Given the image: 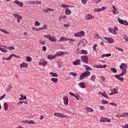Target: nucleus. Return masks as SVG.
<instances>
[{
  "label": "nucleus",
  "instance_id": "f257e3e1",
  "mask_svg": "<svg viewBox=\"0 0 128 128\" xmlns=\"http://www.w3.org/2000/svg\"><path fill=\"white\" fill-rule=\"evenodd\" d=\"M44 38H47V40H50V42H56V37L54 36H52L50 34L47 35H43Z\"/></svg>",
  "mask_w": 128,
  "mask_h": 128
},
{
  "label": "nucleus",
  "instance_id": "f03ea898",
  "mask_svg": "<svg viewBox=\"0 0 128 128\" xmlns=\"http://www.w3.org/2000/svg\"><path fill=\"white\" fill-rule=\"evenodd\" d=\"M90 76V72L86 71L80 76V80H84V78H88Z\"/></svg>",
  "mask_w": 128,
  "mask_h": 128
},
{
  "label": "nucleus",
  "instance_id": "7ed1b4c3",
  "mask_svg": "<svg viewBox=\"0 0 128 128\" xmlns=\"http://www.w3.org/2000/svg\"><path fill=\"white\" fill-rule=\"evenodd\" d=\"M74 36L76 38H80L82 36H84V31H80L74 34Z\"/></svg>",
  "mask_w": 128,
  "mask_h": 128
},
{
  "label": "nucleus",
  "instance_id": "20e7f679",
  "mask_svg": "<svg viewBox=\"0 0 128 128\" xmlns=\"http://www.w3.org/2000/svg\"><path fill=\"white\" fill-rule=\"evenodd\" d=\"M55 116H59L60 118H68V115L63 114L62 113L56 112L54 114Z\"/></svg>",
  "mask_w": 128,
  "mask_h": 128
},
{
  "label": "nucleus",
  "instance_id": "39448f33",
  "mask_svg": "<svg viewBox=\"0 0 128 128\" xmlns=\"http://www.w3.org/2000/svg\"><path fill=\"white\" fill-rule=\"evenodd\" d=\"M80 59L85 64H88V57L86 56H81Z\"/></svg>",
  "mask_w": 128,
  "mask_h": 128
},
{
  "label": "nucleus",
  "instance_id": "423d86ee",
  "mask_svg": "<svg viewBox=\"0 0 128 128\" xmlns=\"http://www.w3.org/2000/svg\"><path fill=\"white\" fill-rule=\"evenodd\" d=\"M100 122H110V119H108L107 118L102 116L100 118Z\"/></svg>",
  "mask_w": 128,
  "mask_h": 128
},
{
  "label": "nucleus",
  "instance_id": "0eeeda50",
  "mask_svg": "<svg viewBox=\"0 0 128 128\" xmlns=\"http://www.w3.org/2000/svg\"><path fill=\"white\" fill-rule=\"evenodd\" d=\"M84 18L86 20H92V18H94V16L92 14H87L84 16Z\"/></svg>",
  "mask_w": 128,
  "mask_h": 128
},
{
  "label": "nucleus",
  "instance_id": "6e6552de",
  "mask_svg": "<svg viewBox=\"0 0 128 128\" xmlns=\"http://www.w3.org/2000/svg\"><path fill=\"white\" fill-rule=\"evenodd\" d=\"M104 40H106V42H108V44H112L114 42L112 38H108V37H104Z\"/></svg>",
  "mask_w": 128,
  "mask_h": 128
},
{
  "label": "nucleus",
  "instance_id": "1a4fd4ad",
  "mask_svg": "<svg viewBox=\"0 0 128 128\" xmlns=\"http://www.w3.org/2000/svg\"><path fill=\"white\" fill-rule=\"evenodd\" d=\"M86 42H87L86 40L83 39L80 40L78 44L79 46H84V44H86Z\"/></svg>",
  "mask_w": 128,
  "mask_h": 128
},
{
  "label": "nucleus",
  "instance_id": "9d476101",
  "mask_svg": "<svg viewBox=\"0 0 128 128\" xmlns=\"http://www.w3.org/2000/svg\"><path fill=\"white\" fill-rule=\"evenodd\" d=\"M54 9L48 8L43 10V12H44L45 14H47V12H54Z\"/></svg>",
  "mask_w": 128,
  "mask_h": 128
},
{
  "label": "nucleus",
  "instance_id": "9b49d317",
  "mask_svg": "<svg viewBox=\"0 0 128 128\" xmlns=\"http://www.w3.org/2000/svg\"><path fill=\"white\" fill-rule=\"evenodd\" d=\"M120 68L121 70H126V68H128V65L124 63H122L120 66Z\"/></svg>",
  "mask_w": 128,
  "mask_h": 128
},
{
  "label": "nucleus",
  "instance_id": "f8f14e48",
  "mask_svg": "<svg viewBox=\"0 0 128 128\" xmlns=\"http://www.w3.org/2000/svg\"><path fill=\"white\" fill-rule=\"evenodd\" d=\"M14 56L16 58H20L18 56H16L14 54H11L6 60H12V58Z\"/></svg>",
  "mask_w": 128,
  "mask_h": 128
},
{
  "label": "nucleus",
  "instance_id": "ddd939ff",
  "mask_svg": "<svg viewBox=\"0 0 128 128\" xmlns=\"http://www.w3.org/2000/svg\"><path fill=\"white\" fill-rule=\"evenodd\" d=\"M14 2L16 4H18L19 6H20V8H22L24 6V3L22 2H20L18 0H16L14 1Z\"/></svg>",
  "mask_w": 128,
  "mask_h": 128
},
{
  "label": "nucleus",
  "instance_id": "4468645a",
  "mask_svg": "<svg viewBox=\"0 0 128 128\" xmlns=\"http://www.w3.org/2000/svg\"><path fill=\"white\" fill-rule=\"evenodd\" d=\"M94 68H106V64L104 66L94 65Z\"/></svg>",
  "mask_w": 128,
  "mask_h": 128
},
{
  "label": "nucleus",
  "instance_id": "2eb2a0df",
  "mask_svg": "<svg viewBox=\"0 0 128 128\" xmlns=\"http://www.w3.org/2000/svg\"><path fill=\"white\" fill-rule=\"evenodd\" d=\"M29 4H42V2L40 1H30L29 2Z\"/></svg>",
  "mask_w": 128,
  "mask_h": 128
},
{
  "label": "nucleus",
  "instance_id": "dca6fc26",
  "mask_svg": "<svg viewBox=\"0 0 128 128\" xmlns=\"http://www.w3.org/2000/svg\"><path fill=\"white\" fill-rule=\"evenodd\" d=\"M48 64V62L46 61L43 60L42 61L40 62H39V65L40 66H46Z\"/></svg>",
  "mask_w": 128,
  "mask_h": 128
},
{
  "label": "nucleus",
  "instance_id": "f3484780",
  "mask_svg": "<svg viewBox=\"0 0 128 128\" xmlns=\"http://www.w3.org/2000/svg\"><path fill=\"white\" fill-rule=\"evenodd\" d=\"M12 15L14 16V18H17V20L18 19H22V17L20 16V15L18 14H13Z\"/></svg>",
  "mask_w": 128,
  "mask_h": 128
},
{
  "label": "nucleus",
  "instance_id": "a211bd4d",
  "mask_svg": "<svg viewBox=\"0 0 128 128\" xmlns=\"http://www.w3.org/2000/svg\"><path fill=\"white\" fill-rule=\"evenodd\" d=\"M28 64L24 62H23L22 63L20 64V68H28Z\"/></svg>",
  "mask_w": 128,
  "mask_h": 128
},
{
  "label": "nucleus",
  "instance_id": "6ab92c4d",
  "mask_svg": "<svg viewBox=\"0 0 128 128\" xmlns=\"http://www.w3.org/2000/svg\"><path fill=\"white\" fill-rule=\"evenodd\" d=\"M79 86H80V88H86V83L84 82H80L79 83Z\"/></svg>",
  "mask_w": 128,
  "mask_h": 128
},
{
  "label": "nucleus",
  "instance_id": "aec40b11",
  "mask_svg": "<svg viewBox=\"0 0 128 128\" xmlns=\"http://www.w3.org/2000/svg\"><path fill=\"white\" fill-rule=\"evenodd\" d=\"M85 110L86 112H94V110L92 108L89 107H86L85 108Z\"/></svg>",
  "mask_w": 128,
  "mask_h": 128
},
{
  "label": "nucleus",
  "instance_id": "412c9836",
  "mask_svg": "<svg viewBox=\"0 0 128 128\" xmlns=\"http://www.w3.org/2000/svg\"><path fill=\"white\" fill-rule=\"evenodd\" d=\"M99 94H100V96H102L104 98H108V94L105 92H104L103 93L102 92H100Z\"/></svg>",
  "mask_w": 128,
  "mask_h": 128
},
{
  "label": "nucleus",
  "instance_id": "4be33fe9",
  "mask_svg": "<svg viewBox=\"0 0 128 128\" xmlns=\"http://www.w3.org/2000/svg\"><path fill=\"white\" fill-rule=\"evenodd\" d=\"M72 64L74 66H78V64H80V60H77L76 61L73 62Z\"/></svg>",
  "mask_w": 128,
  "mask_h": 128
},
{
  "label": "nucleus",
  "instance_id": "5701e85b",
  "mask_svg": "<svg viewBox=\"0 0 128 128\" xmlns=\"http://www.w3.org/2000/svg\"><path fill=\"white\" fill-rule=\"evenodd\" d=\"M114 76L115 78H118V80H120V82H124V78L122 77H120V76H119L118 75H114Z\"/></svg>",
  "mask_w": 128,
  "mask_h": 128
},
{
  "label": "nucleus",
  "instance_id": "b1692460",
  "mask_svg": "<svg viewBox=\"0 0 128 128\" xmlns=\"http://www.w3.org/2000/svg\"><path fill=\"white\" fill-rule=\"evenodd\" d=\"M47 58L48 60H54V58H56V55H48L47 56Z\"/></svg>",
  "mask_w": 128,
  "mask_h": 128
},
{
  "label": "nucleus",
  "instance_id": "393cba45",
  "mask_svg": "<svg viewBox=\"0 0 128 128\" xmlns=\"http://www.w3.org/2000/svg\"><path fill=\"white\" fill-rule=\"evenodd\" d=\"M64 104L66 105L68 104V98L67 96L64 98Z\"/></svg>",
  "mask_w": 128,
  "mask_h": 128
},
{
  "label": "nucleus",
  "instance_id": "a878e982",
  "mask_svg": "<svg viewBox=\"0 0 128 128\" xmlns=\"http://www.w3.org/2000/svg\"><path fill=\"white\" fill-rule=\"evenodd\" d=\"M0 32H3V34H10V32L6 31V30L2 28H0Z\"/></svg>",
  "mask_w": 128,
  "mask_h": 128
},
{
  "label": "nucleus",
  "instance_id": "bb28decb",
  "mask_svg": "<svg viewBox=\"0 0 128 128\" xmlns=\"http://www.w3.org/2000/svg\"><path fill=\"white\" fill-rule=\"evenodd\" d=\"M72 14V11L68 9V8H66V11H65V14H66L67 16L68 14Z\"/></svg>",
  "mask_w": 128,
  "mask_h": 128
},
{
  "label": "nucleus",
  "instance_id": "cd10ccee",
  "mask_svg": "<svg viewBox=\"0 0 128 128\" xmlns=\"http://www.w3.org/2000/svg\"><path fill=\"white\" fill-rule=\"evenodd\" d=\"M62 6L63 8H74V6H70L66 4H62Z\"/></svg>",
  "mask_w": 128,
  "mask_h": 128
},
{
  "label": "nucleus",
  "instance_id": "c85d7f7f",
  "mask_svg": "<svg viewBox=\"0 0 128 128\" xmlns=\"http://www.w3.org/2000/svg\"><path fill=\"white\" fill-rule=\"evenodd\" d=\"M112 8L113 10H112V12L114 14H116V6H114V5L112 6Z\"/></svg>",
  "mask_w": 128,
  "mask_h": 128
},
{
  "label": "nucleus",
  "instance_id": "c756f323",
  "mask_svg": "<svg viewBox=\"0 0 128 128\" xmlns=\"http://www.w3.org/2000/svg\"><path fill=\"white\" fill-rule=\"evenodd\" d=\"M108 30L112 34H116V30H114V29H112V28H109L108 29Z\"/></svg>",
  "mask_w": 128,
  "mask_h": 128
},
{
  "label": "nucleus",
  "instance_id": "7c9ffc66",
  "mask_svg": "<svg viewBox=\"0 0 128 128\" xmlns=\"http://www.w3.org/2000/svg\"><path fill=\"white\" fill-rule=\"evenodd\" d=\"M39 28L40 31L44 30H46V28H48V26L44 24L42 28Z\"/></svg>",
  "mask_w": 128,
  "mask_h": 128
},
{
  "label": "nucleus",
  "instance_id": "2f4dec72",
  "mask_svg": "<svg viewBox=\"0 0 128 128\" xmlns=\"http://www.w3.org/2000/svg\"><path fill=\"white\" fill-rule=\"evenodd\" d=\"M4 107L5 110H8V103H4Z\"/></svg>",
  "mask_w": 128,
  "mask_h": 128
},
{
  "label": "nucleus",
  "instance_id": "473e14b6",
  "mask_svg": "<svg viewBox=\"0 0 128 128\" xmlns=\"http://www.w3.org/2000/svg\"><path fill=\"white\" fill-rule=\"evenodd\" d=\"M112 54H104L101 56V58H104V56H106V58H108V56H111Z\"/></svg>",
  "mask_w": 128,
  "mask_h": 128
},
{
  "label": "nucleus",
  "instance_id": "72a5a7b5",
  "mask_svg": "<svg viewBox=\"0 0 128 128\" xmlns=\"http://www.w3.org/2000/svg\"><path fill=\"white\" fill-rule=\"evenodd\" d=\"M50 74L52 76H53L54 78H58V76L56 73L51 72L50 73Z\"/></svg>",
  "mask_w": 128,
  "mask_h": 128
},
{
  "label": "nucleus",
  "instance_id": "f704fd0d",
  "mask_svg": "<svg viewBox=\"0 0 128 128\" xmlns=\"http://www.w3.org/2000/svg\"><path fill=\"white\" fill-rule=\"evenodd\" d=\"M3 46L6 48H8V50H14V46H10V47H8L6 46Z\"/></svg>",
  "mask_w": 128,
  "mask_h": 128
},
{
  "label": "nucleus",
  "instance_id": "c9c22d12",
  "mask_svg": "<svg viewBox=\"0 0 128 128\" xmlns=\"http://www.w3.org/2000/svg\"><path fill=\"white\" fill-rule=\"evenodd\" d=\"M51 80H52V82H54V84H56V82H58V78H51Z\"/></svg>",
  "mask_w": 128,
  "mask_h": 128
},
{
  "label": "nucleus",
  "instance_id": "e433bc0d",
  "mask_svg": "<svg viewBox=\"0 0 128 128\" xmlns=\"http://www.w3.org/2000/svg\"><path fill=\"white\" fill-rule=\"evenodd\" d=\"M21 98H20V100H26V96L22 94H20Z\"/></svg>",
  "mask_w": 128,
  "mask_h": 128
},
{
  "label": "nucleus",
  "instance_id": "4c0bfd02",
  "mask_svg": "<svg viewBox=\"0 0 128 128\" xmlns=\"http://www.w3.org/2000/svg\"><path fill=\"white\" fill-rule=\"evenodd\" d=\"M84 68H85L86 70H92V68L88 66L84 65Z\"/></svg>",
  "mask_w": 128,
  "mask_h": 128
},
{
  "label": "nucleus",
  "instance_id": "58836bf2",
  "mask_svg": "<svg viewBox=\"0 0 128 128\" xmlns=\"http://www.w3.org/2000/svg\"><path fill=\"white\" fill-rule=\"evenodd\" d=\"M110 70H111V72H114V74H116V72H118L116 69V68H111Z\"/></svg>",
  "mask_w": 128,
  "mask_h": 128
},
{
  "label": "nucleus",
  "instance_id": "ea45409f",
  "mask_svg": "<svg viewBox=\"0 0 128 128\" xmlns=\"http://www.w3.org/2000/svg\"><path fill=\"white\" fill-rule=\"evenodd\" d=\"M61 54H62V52H56V53L55 54L56 58V56H62Z\"/></svg>",
  "mask_w": 128,
  "mask_h": 128
},
{
  "label": "nucleus",
  "instance_id": "a19ab883",
  "mask_svg": "<svg viewBox=\"0 0 128 128\" xmlns=\"http://www.w3.org/2000/svg\"><path fill=\"white\" fill-rule=\"evenodd\" d=\"M40 26V23L38 21H36L34 23L35 26Z\"/></svg>",
  "mask_w": 128,
  "mask_h": 128
},
{
  "label": "nucleus",
  "instance_id": "79ce46f5",
  "mask_svg": "<svg viewBox=\"0 0 128 128\" xmlns=\"http://www.w3.org/2000/svg\"><path fill=\"white\" fill-rule=\"evenodd\" d=\"M96 75H92L90 77L91 80H92V82H94V80H96Z\"/></svg>",
  "mask_w": 128,
  "mask_h": 128
},
{
  "label": "nucleus",
  "instance_id": "37998d69",
  "mask_svg": "<svg viewBox=\"0 0 128 128\" xmlns=\"http://www.w3.org/2000/svg\"><path fill=\"white\" fill-rule=\"evenodd\" d=\"M0 50H1L2 52H8V50L4 48H2L0 47Z\"/></svg>",
  "mask_w": 128,
  "mask_h": 128
},
{
  "label": "nucleus",
  "instance_id": "c03bdc74",
  "mask_svg": "<svg viewBox=\"0 0 128 128\" xmlns=\"http://www.w3.org/2000/svg\"><path fill=\"white\" fill-rule=\"evenodd\" d=\"M92 2H94L96 4H100V2H102V0H92Z\"/></svg>",
  "mask_w": 128,
  "mask_h": 128
},
{
  "label": "nucleus",
  "instance_id": "a18cd8bd",
  "mask_svg": "<svg viewBox=\"0 0 128 128\" xmlns=\"http://www.w3.org/2000/svg\"><path fill=\"white\" fill-rule=\"evenodd\" d=\"M62 112L64 111L65 112H66V114H70V110H66L64 109V108H62Z\"/></svg>",
  "mask_w": 128,
  "mask_h": 128
},
{
  "label": "nucleus",
  "instance_id": "49530a36",
  "mask_svg": "<svg viewBox=\"0 0 128 128\" xmlns=\"http://www.w3.org/2000/svg\"><path fill=\"white\" fill-rule=\"evenodd\" d=\"M12 85L11 84H9L7 88L6 89V92H10V90H12Z\"/></svg>",
  "mask_w": 128,
  "mask_h": 128
},
{
  "label": "nucleus",
  "instance_id": "de8ad7c7",
  "mask_svg": "<svg viewBox=\"0 0 128 128\" xmlns=\"http://www.w3.org/2000/svg\"><path fill=\"white\" fill-rule=\"evenodd\" d=\"M39 42L40 44H42V46H44L46 44V41L44 40H40Z\"/></svg>",
  "mask_w": 128,
  "mask_h": 128
},
{
  "label": "nucleus",
  "instance_id": "09e8293b",
  "mask_svg": "<svg viewBox=\"0 0 128 128\" xmlns=\"http://www.w3.org/2000/svg\"><path fill=\"white\" fill-rule=\"evenodd\" d=\"M81 54H88V51L86 50H82Z\"/></svg>",
  "mask_w": 128,
  "mask_h": 128
},
{
  "label": "nucleus",
  "instance_id": "8fccbe9b",
  "mask_svg": "<svg viewBox=\"0 0 128 128\" xmlns=\"http://www.w3.org/2000/svg\"><path fill=\"white\" fill-rule=\"evenodd\" d=\"M33 30H36V32H40V28H36V27H32Z\"/></svg>",
  "mask_w": 128,
  "mask_h": 128
},
{
  "label": "nucleus",
  "instance_id": "3c124183",
  "mask_svg": "<svg viewBox=\"0 0 128 128\" xmlns=\"http://www.w3.org/2000/svg\"><path fill=\"white\" fill-rule=\"evenodd\" d=\"M69 74H70L71 76H78V74L74 73V72H70Z\"/></svg>",
  "mask_w": 128,
  "mask_h": 128
},
{
  "label": "nucleus",
  "instance_id": "603ef678",
  "mask_svg": "<svg viewBox=\"0 0 128 128\" xmlns=\"http://www.w3.org/2000/svg\"><path fill=\"white\" fill-rule=\"evenodd\" d=\"M122 24H124V26H128V21L123 20V22Z\"/></svg>",
  "mask_w": 128,
  "mask_h": 128
},
{
  "label": "nucleus",
  "instance_id": "864d4df0",
  "mask_svg": "<svg viewBox=\"0 0 128 128\" xmlns=\"http://www.w3.org/2000/svg\"><path fill=\"white\" fill-rule=\"evenodd\" d=\"M28 124H36V122L33 120H30V121H28Z\"/></svg>",
  "mask_w": 128,
  "mask_h": 128
},
{
  "label": "nucleus",
  "instance_id": "5fc2aeb1",
  "mask_svg": "<svg viewBox=\"0 0 128 128\" xmlns=\"http://www.w3.org/2000/svg\"><path fill=\"white\" fill-rule=\"evenodd\" d=\"M26 60H27V62H32V58L28 56L26 57Z\"/></svg>",
  "mask_w": 128,
  "mask_h": 128
},
{
  "label": "nucleus",
  "instance_id": "6e6d98bb",
  "mask_svg": "<svg viewBox=\"0 0 128 128\" xmlns=\"http://www.w3.org/2000/svg\"><path fill=\"white\" fill-rule=\"evenodd\" d=\"M102 104H108V102L106 100H102Z\"/></svg>",
  "mask_w": 128,
  "mask_h": 128
},
{
  "label": "nucleus",
  "instance_id": "4d7b16f0",
  "mask_svg": "<svg viewBox=\"0 0 128 128\" xmlns=\"http://www.w3.org/2000/svg\"><path fill=\"white\" fill-rule=\"evenodd\" d=\"M102 12L100 8H96L94 10V12Z\"/></svg>",
  "mask_w": 128,
  "mask_h": 128
},
{
  "label": "nucleus",
  "instance_id": "13d9d810",
  "mask_svg": "<svg viewBox=\"0 0 128 128\" xmlns=\"http://www.w3.org/2000/svg\"><path fill=\"white\" fill-rule=\"evenodd\" d=\"M118 20L120 22V24H122L124 22V20L120 19V18H118Z\"/></svg>",
  "mask_w": 128,
  "mask_h": 128
},
{
  "label": "nucleus",
  "instance_id": "bf43d9fd",
  "mask_svg": "<svg viewBox=\"0 0 128 128\" xmlns=\"http://www.w3.org/2000/svg\"><path fill=\"white\" fill-rule=\"evenodd\" d=\"M76 95H74V97L75 98L78 100H80V96H78V94H76Z\"/></svg>",
  "mask_w": 128,
  "mask_h": 128
},
{
  "label": "nucleus",
  "instance_id": "052dcab7",
  "mask_svg": "<svg viewBox=\"0 0 128 128\" xmlns=\"http://www.w3.org/2000/svg\"><path fill=\"white\" fill-rule=\"evenodd\" d=\"M88 0H82V2L83 4H86Z\"/></svg>",
  "mask_w": 128,
  "mask_h": 128
},
{
  "label": "nucleus",
  "instance_id": "680f3d73",
  "mask_svg": "<svg viewBox=\"0 0 128 128\" xmlns=\"http://www.w3.org/2000/svg\"><path fill=\"white\" fill-rule=\"evenodd\" d=\"M116 50H119L120 52H124V50L123 49H122L120 48H118V47H116Z\"/></svg>",
  "mask_w": 128,
  "mask_h": 128
},
{
  "label": "nucleus",
  "instance_id": "e2e57ef3",
  "mask_svg": "<svg viewBox=\"0 0 128 128\" xmlns=\"http://www.w3.org/2000/svg\"><path fill=\"white\" fill-rule=\"evenodd\" d=\"M6 94H4L2 96L0 97V100H4V98H6Z\"/></svg>",
  "mask_w": 128,
  "mask_h": 128
},
{
  "label": "nucleus",
  "instance_id": "0e129e2a",
  "mask_svg": "<svg viewBox=\"0 0 128 128\" xmlns=\"http://www.w3.org/2000/svg\"><path fill=\"white\" fill-rule=\"evenodd\" d=\"M64 28H69L70 24H64Z\"/></svg>",
  "mask_w": 128,
  "mask_h": 128
},
{
  "label": "nucleus",
  "instance_id": "69168bd1",
  "mask_svg": "<svg viewBox=\"0 0 128 128\" xmlns=\"http://www.w3.org/2000/svg\"><path fill=\"white\" fill-rule=\"evenodd\" d=\"M121 116H122V118H124V114H117L116 116V118H120Z\"/></svg>",
  "mask_w": 128,
  "mask_h": 128
},
{
  "label": "nucleus",
  "instance_id": "338daca9",
  "mask_svg": "<svg viewBox=\"0 0 128 128\" xmlns=\"http://www.w3.org/2000/svg\"><path fill=\"white\" fill-rule=\"evenodd\" d=\"M42 50L43 52H46V46H43L42 47Z\"/></svg>",
  "mask_w": 128,
  "mask_h": 128
},
{
  "label": "nucleus",
  "instance_id": "774afa93",
  "mask_svg": "<svg viewBox=\"0 0 128 128\" xmlns=\"http://www.w3.org/2000/svg\"><path fill=\"white\" fill-rule=\"evenodd\" d=\"M64 36L60 37V38L59 40V42H64Z\"/></svg>",
  "mask_w": 128,
  "mask_h": 128
}]
</instances>
